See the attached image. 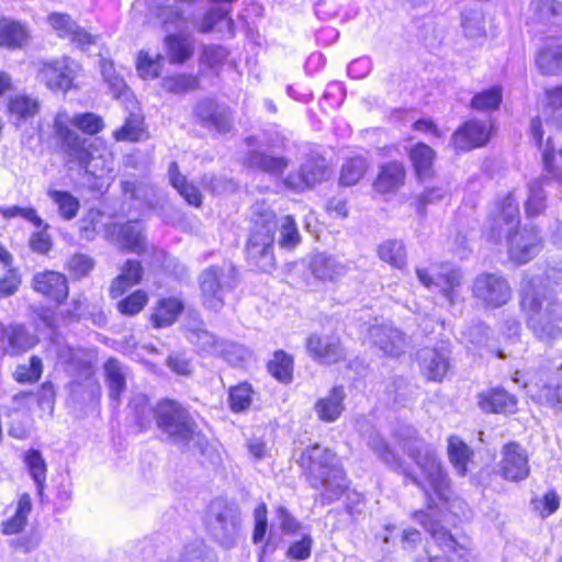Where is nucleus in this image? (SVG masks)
<instances>
[{"label": "nucleus", "instance_id": "nucleus-1", "mask_svg": "<svg viewBox=\"0 0 562 562\" xmlns=\"http://www.w3.org/2000/svg\"><path fill=\"white\" fill-rule=\"evenodd\" d=\"M488 226L483 235L488 243L499 244L505 238L508 259L515 266L533 260L543 249V238L536 225H520V209L512 193L495 202L487 217Z\"/></svg>", "mask_w": 562, "mask_h": 562}, {"label": "nucleus", "instance_id": "nucleus-2", "mask_svg": "<svg viewBox=\"0 0 562 562\" xmlns=\"http://www.w3.org/2000/svg\"><path fill=\"white\" fill-rule=\"evenodd\" d=\"M379 457L397 474L414 483L423 492L426 507L430 510L447 506L453 499L452 482L440 460L432 453L420 454L418 450L409 453L420 470L415 474L405 462L397 457L389 443L382 441L375 447Z\"/></svg>", "mask_w": 562, "mask_h": 562}, {"label": "nucleus", "instance_id": "nucleus-3", "mask_svg": "<svg viewBox=\"0 0 562 562\" xmlns=\"http://www.w3.org/2000/svg\"><path fill=\"white\" fill-rule=\"evenodd\" d=\"M70 123L88 136H95L105 127L103 117L93 112L77 113L71 117ZM53 136L67 162H74L81 169L88 170L97 149L92 142L76 133L69 122L59 116L54 119Z\"/></svg>", "mask_w": 562, "mask_h": 562}, {"label": "nucleus", "instance_id": "nucleus-4", "mask_svg": "<svg viewBox=\"0 0 562 562\" xmlns=\"http://www.w3.org/2000/svg\"><path fill=\"white\" fill-rule=\"evenodd\" d=\"M250 231L244 246L246 263L257 273L271 272L277 267L274 252L278 216L270 209L254 212Z\"/></svg>", "mask_w": 562, "mask_h": 562}, {"label": "nucleus", "instance_id": "nucleus-5", "mask_svg": "<svg viewBox=\"0 0 562 562\" xmlns=\"http://www.w3.org/2000/svg\"><path fill=\"white\" fill-rule=\"evenodd\" d=\"M301 469V475L314 490H321L336 483H347L341 486L346 491L349 485L346 470L338 461L337 453L329 447L314 442L304 447L295 460Z\"/></svg>", "mask_w": 562, "mask_h": 562}, {"label": "nucleus", "instance_id": "nucleus-6", "mask_svg": "<svg viewBox=\"0 0 562 562\" xmlns=\"http://www.w3.org/2000/svg\"><path fill=\"white\" fill-rule=\"evenodd\" d=\"M544 297L537 292L532 278H526L519 292V306L526 317L528 328L541 340H552L561 336L562 313L560 304L552 300L543 310Z\"/></svg>", "mask_w": 562, "mask_h": 562}, {"label": "nucleus", "instance_id": "nucleus-7", "mask_svg": "<svg viewBox=\"0 0 562 562\" xmlns=\"http://www.w3.org/2000/svg\"><path fill=\"white\" fill-rule=\"evenodd\" d=\"M413 517L423 526L431 538V547L426 550L428 562H471L473 547L469 536L453 535L451 530L430 521L423 510L415 512Z\"/></svg>", "mask_w": 562, "mask_h": 562}, {"label": "nucleus", "instance_id": "nucleus-8", "mask_svg": "<svg viewBox=\"0 0 562 562\" xmlns=\"http://www.w3.org/2000/svg\"><path fill=\"white\" fill-rule=\"evenodd\" d=\"M150 413L156 426L169 437L184 442L193 440L196 424L180 402L168 397L160 398Z\"/></svg>", "mask_w": 562, "mask_h": 562}, {"label": "nucleus", "instance_id": "nucleus-9", "mask_svg": "<svg viewBox=\"0 0 562 562\" xmlns=\"http://www.w3.org/2000/svg\"><path fill=\"white\" fill-rule=\"evenodd\" d=\"M496 132L495 121L470 117L452 132L450 145L454 153L464 154L486 147Z\"/></svg>", "mask_w": 562, "mask_h": 562}, {"label": "nucleus", "instance_id": "nucleus-10", "mask_svg": "<svg viewBox=\"0 0 562 562\" xmlns=\"http://www.w3.org/2000/svg\"><path fill=\"white\" fill-rule=\"evenodd\" d=\"M471 294L486 310H496L512 300V288L507 279L498 273L477 274L471 286Z\"/></svg>", "mask_w": 562, "mask_h": 562}, {"label": "nucleus", "instance_id": "nucleus-11", "mask_svg": "<svg viewBox=\"0 0 562 562\" xmlns=\"http://www.w3.org/2000/svg\"><path fill=\"white\" fill-rule=\"evenodd\" d=\"M31 289L46 303L64 306L70 296V281L66 273L54 269L35 272L31 278Z\"/></svg>", "mask_w": 562, "mask_h": 562}, {"label": "nucleus", "instance_id": "nucleus-12", "mask_svg": "<svg viewBox=\"0 0 562 562\" xmlns=\"http://www.w3.org/2000/svg\"><path fill=\"white\" fill-rule=\"evenodd\" d=\"M529 397L540 406L562 409V367L538 369Z\"/></svg>", "mask_w": 562, "mask_h": 562}, {"label": "nucleus", "instance_id": "nucleus-13", "mask_svg": "<svg viewBox=\"0 0 562 562\" xmlns=\"http://www.w3.org/2000/svg\"><path fill=\"white\" fill-rule=\"evenodd\" d=\"M330 176V167L323 155H310L296 172L289 173L283 179L286 189L293 192H304L316 184L326 181Z\"/></svg>", "mask_w": 562, "mask_h": 562}, {"label": "nucleus", "instance_id": "nucleus-14", "mask_svg": "<svg viewBox=\"0 0 562 562\" xmlns=\"http://www.w3.org/2000/svg\"><path fill=\"white\" fill-rule=\"evenodd\" d=\"M307 355L317 363L333 366L347 359L346 350L340 335L314 331L305 339Z\"/></svg>", "mask_w": 562, "mask_h": 562}, {"label": "nucleus", "instance_id": "nucleus-15", "mask_svg": "<svg viewBox=\"0 0 562 562\" xmlns=\"http://www.w3.org/2000/svg\"><path fill=\"white\" fill-rule=\"evenodd\" d=\"M497 473L506 482L519 483L531 474L529 454L517 441H508L502 446Z\"/></svg>", "mask_w": 562, "mask_h": 562}, {"label": "nucleus", "instance_id": "nucleus-16", "mask_svg": "<svg viewBox=\"0 0 562 562\" xmlns=\"http://www.w3.org/2000/svg\"><path fill=\"white\" fill-rule=\"evenodd\" d=\"M244 143L250 147L240 159L245 169L270 176H282L289 167L288 158L262 149L256 136L245 137Z\"/></svg>", "mask_w": 562, "mask_h": 562}, {"label": "nucleus", "instance_id": "nucleus-17", "mask_svg": "<svg viewBox=\"0 0 562 562\" xmlns=\"http://www.w3.org/2000/svg\"><path fill=\"white\" fill-rule=\"evenodd\" d=\"M407 167L398 159L387 160L378 166L376 173L371 182L374 194L391 198L400 193L407 182Z\"/></svg>", "mask_w": 562, "mask_h": 562}, {"label": "nucleus", "instance_id": "nucleus-18", "mask_svg": "<svg viewBox=\"0 0 562 562\" xmlns=\"http://www.w3.org/2000/svg\"><path fill=\"white\" fill-rule=\"evenodd\" d=\"M195 121L204 128L225 135L233 131V111L229 106L206 98L198 102L193 110Z\"/></svg>", "mask_w": 562, "mask_h": 562}, {"label": "nucleus", "instance_id": "nucleus-19", "mask_svg": "<svg viewBox=\"0 0 562 562\" xmlns=\"http://www.w3.org/2000/svg\"><path fill=\"white\" fill-rule=\"evenodd\" d=\"M437 277H432L426 268H417L416 276L418 281L426 288H440V293L449 303L456 302L459 289L462 284V273L460 269L450 267L447 262H439Z\"/></svg>", "mask_w": 562, "mask_h": 562}, {"label": "nucleus", "instance_id": "nucleus-20", "mask_svg": "<svg viewBox=\"0 0 562 562\" xmlns=\"http://www.w3.org/2000/svg\"><path fill=\"white\" fill-rule=\"evenodd\" d=\"M518 397L502 385L490 386L476 395L479 408L485 414L513 415L518 412Z\"/></svg>", "mask_w": 562, "mask_h": 562}, {"label": "nucleus", "instance_id": "nucleus-21", "mask_svg": "<svg viewBox=\"0 0 562 562\" xmlns=\"http://www.w3.org/2000/svg\"><path fill=\"white\" fill-rule=\"evenodd\" d=\"M38 338L29 331L24 324L0 322V345L12 357L22 356L35 348Z\"/></svg>", "mask_w": 562, "mask_h": 562}, {"label": "nucleus", "instance_id": "nucleus-22", "mask_svg": "<svg viewBox=\"0 0 562 562\" xmlns=\"http://www.w3.org/2000/svg\"><path fill=\"white\" fill-rule=\"evenodd\" d=\"M145 279L146 269L143 262L136 258H127L120 265L117 274L110 282V299H117L133 288H138Z\"/></svg>", "mask_w": 562, "mask_h": 562}, {"label": "nucleus", "instance_id": "nucleus-23", "mask_svg": "<svg viewBox=\"0 0 562 562\" xmlns=\"http://www.w3.org/2000/svg\"><path fill=\"white\" fill-rule=\"evenodd\" d=\"M186 304L178 295H165L155 300L148 314V323L154 329L175 325L184 313Z\"/></svg>", "mask_w": 562, "mask_h": 562}, {"label": "nucleus", "instance_id": "nucleus-24", "mask_svg": "<svg viewBox=\"0 0 562 562\" xmlns=\"http://www.w3.org/2000/svg\"><path fill=\"white\" fill-rule=\"evenodd\" d=\"M422 375L428 382L441 383L450 371L448 355L437 347H425L417 356Z\"/></svg>", "mask_w": 562, "mask_h": 562}, {"label": "nucleus", "instance_id": "nucleus-25", "mask_svg": "<svg viewBox=\"0 0 562 562\" xmlns=\"http://www.w3.org/2000/svg\"><path fill=\"white\" fill-rule=\"evenodd\" d=\"M406 154L417 181L425 182L436 177L437 153L430 145L422 140L416 142Z\"/></svg>", "mask_w": 562, "mask_h": 562}, {"label": "nucleus", "instance_id": "nucleus-26", "mask_svg": "<svg viewBox=\"0 0 562 562\" xmlns=\"http://www.w3.org/2000/svg\"><path fill=\"white\" fill-rule=\"evenodd\" d=\"M48 22L59 37L69 38L81 50H88L91 45L95 44L97 36L79 26L68 14L50 13Z\"/></svg>", "mask_w": 562, "mask_h": 562}, {"label": "nucleus", "instance_id": "nucleus-27", "mask_svg": "<svg viewBox=\"0 0 562 562\" xmlns=\"http://www.w3.org/2000/svg\"><path fill=\"white\" fill-rule=\"evenodd\" d=\"M224 271L220 266H210L204 269L199 286L204 305L209 308H220L224 305V284L222 282Z\"/></svg>", "mask_w": 562, "mask_h": 562}, {"label": "nucleus", "instance_id": "nucleus-28", "mask_svg": "<svg viewBox=\"0 0 562 562\" xmlns=\"http://www.w3.org/2000/svg\"><path fill=\"white\" fill-rule=\"evenodd\" d=\"M347 394L344 385H334L325 396L316 400L314 411L318 420L323 423H334L338 420L345 408Z\"/></svg>", "mask_w": 562, "mask_h": 562}, {"label": "nucleus", "instance_id": "nucleus-29", "mask_svg": "<svg viewBox=\"0 0 562 562\" xmlns=\"http://www.w3.org/2000/svg\"><path fill=\"white\" fill-rule=\"evenodd\" d=\"M89 314V301L87 296L83 294L75 295L66 308L61 310L59 313H49L47 315L42 316V321L44 324L55 329L59 324L68 326L71 324H77Z\"/></svg>", "mask_w": 562, "mask_h": 562}, {"label": "nucleus", "instance_id": "nucleus-30", "mask_svg": "<svg viewBox=\"0 0 562 562\" xmlns=\"http://www.w3.org/2000/svg\"><path fill=\"white\" fill-rule=\"evenodd\" d=\"M529 9L532 12L531 23L535 25L549 31L562 24V2L558 0H532Z\"/></svg>", "mask_w": 562, "mask_h": 562}, {"label": "nucleus", "instance_id": "nucleus-31", "mask_svg": "<svg viewBox=\"0 0 562 562\" xmlns=\"http://www.w3.org/2000/svg\"><path fill=\"white\" fill-rule=\"evenodd\" d=\"M168 177L170 186L188 205L195 209L203 205V195L199 187L180 172L177 162L172 161L169 165Z\"/></svg>", "mask_w": 562, "mask_h": 562}, {"label": "nucleus", "instance_id": "nucleus-32", "mask_svg": "<svg viewBox=\"0 0 562 562\" xmlns=\"http://www.w3.org/2000/svg\"><path fill=\"white\" fill-rule=\"evenodd\" d=\"M30 33L27 27L19 21L9 18L0 19V47L7 49H21L27 45Z\"/></svg>", "mask_w": 562, "mask_h": 562}, {"label": "nucleus", "instance_id": "nucleus-33", "mask_svg": "<svg viewBox=\"0 0 562 562\" xmlns=\"http://www.w3.org/2000/svg\"><path fill=\"white\" fill-rule=\"evenodd\" d=\"M463 36L471 46L482 45L486 37L485 21L481 9L469 8L461 13Z\"/></svg>", "mask_w": 562, "mask_h": 562}, {"label": "nucleus", "instance_id": "nucleus-34", "mask_svg": "<svg viewBox=\"0 0 562 562\" xmlns=\"http://www.w3.org/2000/svg\"><path fill=\"white\" fill-rule=\"evenodd\" d=\"M370 171V161L362 155L347 157L339 171L338 184L340 187H353L363 180Z\"/></svg>", "mask_w": 562, "mask_h": 562}, {"label": "nucleus", "instance_id": "nucleus-35", "mask_svg": "<svg viewBox=\"0 0 562 562\" xmlns=\"http://www.w3.org/2000/svg\"><path fill=\"white\" fill-rule=\"evenodd\" d=\"M375 346L389 358H398L404 355L407 340L403 331L397 328L380 327L376 333Z\"/></svg>", "mask_w": 562, "mask_h": 562}, {"label": "nucleus", "instance_id": "nucleus-36", "mask_svg": "<svg viewBox=\"0 0 562 562\" xmlns=\"http://www.w3.org/2000/svg\"><path fill=\"white\" fill-rule=\"evenodd\" d=\"M115 142L138 143L149 137L145 117L140 114L131 113L123 124L112 132Z\"/></svg>", "mask_w": 562, "mask_h": 562}, {"label": "nucleus", "instance_id": "nucleus-37", "mask_svg": "<svg viewBox=\"0 0 562 562\" xmlns=\"http://www.w3.org/2000/svg\"><path fill=\"white\" fill-rule=\"evenodd\" d=\"M115 303L116 312L124 317L132 318L142 314L149 303V293L143 288L130 290L119 296Z\"/></svg>", "mask_w": 562, "mask_h": 562}, {"label": "nucleus", "instance_id": "nucleus-38", "mask_svg": "<svg viewBox=\"0 0 562 562\" xmlns=\"http://www.w3.org/2000/svg\"><path fill=\"white\" fill-rule=\"evenodd\" d=\"M256 390L248 381H240L227 389V406L233 414L248 412L255 401Z\"/></svg>", "mask_w": 562, "mask_h": 562}, {"label": "nucleus", "instance_id": "nucleus-39", "mask_svg": "<svg viewBox=\"0 0 562 562\" xmlns=\"http://www.w3.org/2000/svg\"><path fill=\"white\" fill-rule=\"evenodd\" d=\"M167 56L170 64L182 65L189 60L194 52L192 36L184 34H170L165 38Z\"/></svg>", "mask_w": 562, "mask_h": 562}, {"label": "nucleus", "instance_id": "nucleus-40", "mask_svg": "<svg viewBox=\"0 0 562 562\" xmlns=\"http://www.w3.org/2000/svg\"><path fill=\"white\" fill-rule=\"evenodd\" d=\"M447 454L449 462L456 469L460 476L468 473V465L472 461L474 451L459 436H450L448 438Z\"/></svg>", "mask_w": 562, "mask_h": 562}, {"label": "nucleus", "instance_id": "nucleus-41", "mask_svg": "<svg viewBox=\"0 0 562 562\" xmlns=\"http://www.w3.org/2000/svg\"><path fill=\"white\" fill-rule=\"evenodd\" d=\"M268 373L279 383L290 384L294 376V357L283 349L273 351L266 364Z\"/></svg>", "mask_w": 562, "mask_h": 562}, {"label": "nucleus", "instance_id": "nucleus-42", "mask_svg": "<svg viewBox=\"0 0 562 562\" xmlns=\"http://www.w3.org/2000/svg\"><path fill=\"white\" fill-rule=\"evenodd\" d=\"M376 256L384 263L402 270L407 266V249L401 239H386L376 247Z\"/></svg>", "mask_w": 562, "mask_h": 562}, {"label": "nucleus", "instance_id": "nucleus-43", "mask_svg": "<svg viewBox=\"0 0 562 562\" xmlns=\"http://www.w3.org/2000/svg\"><path fill=\"white\" fill-rule=\"evenodd\" d=\"M56 387L52 381H44L40 384L36 392L33 391H20L13 395V402H23L32 396H35L37 407L46 412L48 415H53L56 403Z\"/></svg>", "mask_w": 562, "mask_h": 562}, {"label": "nucleus", "instance_id": "nucleus-44", "mask_svg": "<svg viewBox=\"0 0 562 562\" xmlns=\"http://www.w3.org/2000/svg\"><path fill=\"white\" fill-rule=\"evenodd\" d=\"M23 462L30 476L35 483L36 492L40 497L43 496L46 486L48 467L40 450L31 448L23 454Z\"/></svg>", "mask_w": 562, "mask_h": 562}, {"label": "nucleus", "instance_id": "nucleus-45", "mask_svg": "<svg viewBox=\"0 0 562 562\" xmlns=\"http://www.w3.org/2000/svg\"><path fill=\"white\" fill-rule=\"evenodd\" d=\"M502 103L503 89L501 86L494 85L475 92L469 106L476 112L493 113L501 109Z\"/></svg>", "mask_w": 562, "mask_h": 562}, {"label": "nucleus", "instance_id": "nucleus-46", "mask_svg": "<svg viewBox=\"0 0 562 562\" xmlns=\"http://www.w3.org/2000/svg\"><path fill=\"white\" fill-rule=\"evenodd\" d=\"M225 31L229 36L234 35V21L228 15V11L222 8L210 9L198 25L200 33H210L212 31Z\"/></svg>", "mask_w": 562, "mask_h": 562}, {"label": "nucleus", "instance_id": "nucleus-47", "mask_svg": "<svg viewBox=\"0 0 562 562\" xmlns=\"http://www.w3.org/2000/svg\"><path fill=\"white\" fill-rule=\"evenodd\" d=\"M32 510V501L29 494L24 493L19 497L15 513L1 524L3 535H15L24 530L27 525V517Z\"/></svg>", "mask_w": 562, "mask_h": 562}, {"label": "nucleus", "instance_id": "nucleus-48", "mask_svg": "<svg viewBox=\"0 0 562 562\" xmlns=\"http://www.w3.org/2000/svg\"><path fill=\"white\" fill-rule=\"evenodd\" d=\"M135 222L128 221L119 227V239L125 251L143 255L146 252L147 243L146 237L135 225Z\"/></svg>", "mask_w": 562, "mask_h": 562}, {"label": "nucleus", "instance_id": "nucleus-49", "mask_svg": "<svg viewBox=\"0 0 562 562\" xmlns=\"http://www.w3.org/2000/svg\"><path fill=\"white\" fill-rule=\"evenodd\" d=\"M312 276L319 282H336L341 274L344 267L329 257H315L310 265Z\"/></svg>", "mask_w": 562, "mask_h": 562}, {"label": "nucleus", "instance_id": "nucleus-50", "mask_svg": "<svg viewBox=\"0 0 562 562\" xmlns=\"http://www.w3.org/2000/svg\"><path fill=\"white\" fill-rule=\"evenodd\" d=\"M539 70H562V43L550 41L536 55Z\"/></svg>", "mask_w": 562, "mask_h": 562}, {"label": "nucleus", "instance_id": "nucleus-51", "mask_svg": "<svg viewBox=\"0 0 562 562\" xmlns=\"http://www.w3.org/2000/svg\"><path fill=\"white\" fill-rule=\"evenodd\" d=\"M44 371L43 360L40 356H31L27 363L18 364L12 373L13 380L19 384L37 383Z\"/></svg>", "mask_w": 562, "mask_h": 562}, {"label": "nucleus", "instance_id": "nucleus-52", "mask_svg": "<svg viewBox=\"0 0 562 562\" xmlns=\"http://www.w3.org/2000/svg\"><path fill=\"white\" fill-rule=\"evenodd\" d=\"M105 379L109 386V396L119 402L122 393L126 390L125 375L119 364V361L114 358L106 360L104 364Z\"/></svg>", "mask_w": 562, "mask_h": 562}, {"label": "nucleus", "instance_id": "nucleus-53", "mask_svg": "<svg viewBox=\"0 0 562 562\" xmlns=\"http://www.w3.org/2000/svg\"><path fill=\"white\" fill-rule=\"evenodd\" d=\"M47 194L57 205L61 218L70 221L78 215L80 202L72 193L65 190H49Z\"/></svg>", "mask_w": 562, "mask_h": 562}, {"label": "nucleus", "instance_id": "nucleus-54", "mask_svg": "<svg viewBox=\"0 0 562 562\" xmlns=\"http://www.w3.org/2000/svg\"><path fill=\"white\" fill-rule=\"evenodd\" d=\"M40 111V103L25 94H18L9 99L8 112L19 121L34 117Z\"/></svg>", "mask_w": 562, "mask_h": 562}, {"label": "nucleus", "instance_id": "nucleus-55", "mask_svg": "<svg viewBox=\"0 0 562 562\" xmlns=\"http://www.w3.org/2000/svg\"><path fill=\"white\" fill-rule=\"evenodd\" d=\"M279 232L280 236L278 244L281 249L292 251L302 243V236L293 215H285L282 217Z\"/></svg>", "mask_w": 562, "mask_h": 562}, {"label": "nucleus", "instance_id": "nucleus-56", "mask_svg": "<svg viewBox=\"0 0 562 562\" xmlns=\"http://www.w3.org/2000/svg\"><path fill=\"white\" fill-rule=\"evenodd\" d=\"M199 79L196 76L186 72H177L162 79L161 89L168 93H186L196 89Z\"/></svg>", "mask_w": 562, "mask_h": 562}, {"label": "nucleus", "instance_id": "nucleus-57", "mask_svg": "<svg viewBox=\"0 0 562 562\" xmlns=\"http://www.w3.org/2000/svg\"><path fill=\"white\" fill-rule=\"evenodd\" d=\"M93 258L86 254H72L65 262V269L74 280H81L88 277L94 269Z\"/></svg>", "mask_w": 562, "mask_h": 562}, {"label": "nucleus", "instance_id": "nucleus-58", "mask_svg": "<svg viewBox=\"0 0 562 562\" xmlns=\"http://www.w3.org/2000/svg\"><path fill=\"white\" fill-rule=\"evenodd\" d=\"M195 345L200 352L205 355H222L226 351V341L207 330L195 333Z\"/></svg>", "mask_w": 562, "mask_h": 562}, {"label": "nucleus", "instance_id": "nucleus-59", "mask_svg": "<svg viewBox=\"0 0 562 562\" xmlns=\"http://www.w3.org/2000/svg\"><path fill=\"white\" fill-rule=\"evenodd\" d=\"M0 214L7 220L20 216L32 223L37 228H40L41 226L48 228V225L44 223V221L37 214L34 207H21L18 205H13L0 209Z\"/></svg>", "mask_w": 562, "mask_h": 562}, {"label": "nucleus", "instance_id": "nucleus-60", "mask_svg": "<svg viewBox=\"0 0 562 562\" xmlns=\"http://www.w3.org/2000/svg\"><path fill=\"white\" fill-rule=\"evenodd\" d=\"M312 537L310 535H303L299 540L289 546L285 557L294 561L307 560L312 553Z\"/></svg>", "mask_w": 562, "mask_h": 562}, {"label": "nucleus", "instance_id": "nucleus-61", "mask_svg": "<svg viewBox=\"0 0 562 562\" xmlns=\"http://www.w3.org/2000/svg\"><path fill=\"white\" fill-rule=\"evenodd\" d=\"M532 503L541 517H549L560 508L561 499L555 490H548L541 498L533 499Z\"/></svg>", "mask_w": 562, "mask_h": 562}, {"label": "nucleus", "instance_id": "nucleus-62", "mask_svg": "<svg viewBox=\"0 0 562 562\" xmlns=\"http://www.w3.org/2000/svg\"><path fill=\"white\" fill-rule=\"evenodd\" d=\"M255 524L252 530V542L260 543L263 541L267 529H268V508L265 503H260L256 506L255 512Z\"/></svg>", "mask_w": 562, "mask_h": 562}, {"label": "nucleus", "instance_id": "nucleus-63", "mask_svg": "<svg viewBox=\"0 0 562 562\" xmlns=\"http://www.w3.org/2000/svg\"><path fill=\"white\" fill-rule=\"evenodd\" d=\"M22 284L21 276L16 268H9L0 277V299L9 297L15 294Z\"/></svg>", "mask_w": 562, "mask_h": 562}, {"label": "nucleus", "instance_id": "nucleus-64", "mask_svg": "<svg viewBox=\"0 0 562 562\" xmlns=\"http://www.w3.org/2000/svg\"><path fill=\"white\" fill-rule=\"evenodd\" d=\"M228 56L227 49L222 45L205 46L202 53L201 60L211 68L224 65Z\"/></svg>", "mask_w": 562, "mask_h": 562}]
</instances>
